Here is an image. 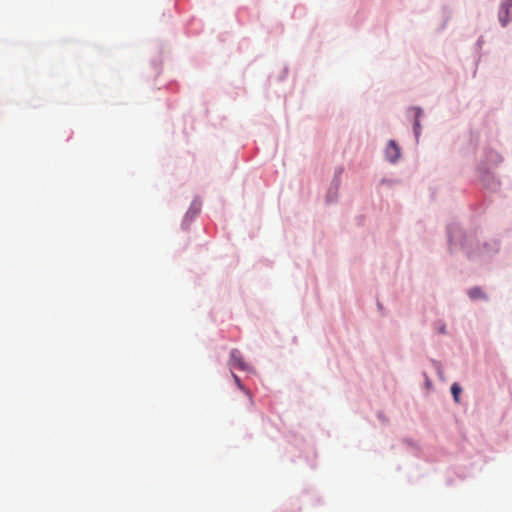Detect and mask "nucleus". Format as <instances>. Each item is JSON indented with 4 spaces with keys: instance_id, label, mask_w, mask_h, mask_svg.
I'll return each mask as SVG.
<instances>
[{
    "instance_id": "423d86ee",
    "label": "nucleus",
    "mask_w": 512,
    "mask_h": 512,
    "mask_svg": "<svg viewBox=\"0 0 512 512\" xmlns=\"http://www.w3.org/2000/svg\"><path fill=\"white\" fill-rule=\"evenodd\" d=\"M421 114V110L420 109H415V116H416V121H415V124H414V130H415V134L418 135L419 134V128H420V124H419V116Z\"/></svg>"
},
{
    "instance_id": "39448f33",
    "label": "nucleus",
    "mask_w": 512,
    "mask_h": 512,
    "mask_svg": "<svg viewBox=\"0 0 512 512\" xmlns=\"http://www.w3.org/2000/svg\"><path fill=\"white\" fill-rule=\"evenodd\" d=\"M451 392H452V395H453L455 401L459 402V395L461 393V387L457 383H454L451 386Z\"/></svg>"
},
{
    "instance_id": "f257e3e1",
    "label": "nucleus",
    "mask_w": 512,
    "mask_h": 512,
    "mask_svg": "<svg viewBox=\"0 0 512 512\" xmlns=\"http://www.w3.org/2000/svg\"><path fill=\"white\" fill-rule=\"evenodd\" d=\"M512 11V0H504L499 10V20L503 26L510 21V13Z\"/></svg>"
},
{
    "instance_id": "20e7f679",
    "label": "nucleus",
    "mask_w": 512,
    "mask_h": 512,
    "mask_svg": "<svg viewBox=\"0 0 512 512\" xmlns=\"http://www.w3.org/2000/svg\"><path fill=\"white\" fill-rule=\"evenodd\" d=\"M468 295L472 300L485 299L486 296L480 287H473L468 291Z\"/></svg>"
},
{
    "instance_id": "f03ea898",
    "label": "nucleus",
    "mask_w": 512,
    "mask_h": 512,
    "mask_svg": "<svg viewBox=\"0 0 512 512\" xmlns=\"http://www.w3.org/2000/svg\"><path fill=\"white\" fill-rule=\"evenodd\" d=\"M385 155L386 158L392 163L396 162L399 159L400 150L398 145L393 140L389 141V143L387 144L385 149Z\"/></svg>"
},
{
    "instance_id": "0eeeda50",
    "label": "nucleus",
    "mask_w": 512,
    "mask_h": 512,
    "mask_svg": "<svg viewBox=\"0 0 512 512\" xmlns=\"http://www.w3.org/2000/svg\"><path fill=\"white\" fill-rule=\"evenodd\" d=\"M198 210H199L198 208L194 209L193 207H191V209L186 214V218L189 217L190 213H192V216H195L198 213Z\"/></svg>"
},
{
    "instance_id": "7ed1b4c3",
    "label": "nucleus",
    "mask_w": 512,
    "mask_h": 512,
    "mask_svg": "<svg viewBox=\"0 0 512 512\" xmlns=\"http://www.w3.org/2000/svg\"><path fill=\"white\" fill-rule=\"evenodd\" d=\"M230 358H231V365L233 367H237L241 370L247 369V364L243 361L242 356L238 350H236V349L232 350L230 353Z\"/></svg>"
},
{
    "instance_id": "6e6552de",
    "label": "nucleus",
    "mask_w": 512,
    "mask_h": 512,
    "mask_svg": "<svg viewBox=\"0 0 512 512\" xmlns=\"http://www.w3.org/2000/svg\"><path fill=\"white\" fill-rule=\"evenodd\" d=\"M234 379H235V381H236L237 385H238L240 388H242L241 382H240L239 378H238L236 375H234Z\"/></svg>"
}]
</instances>
